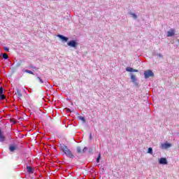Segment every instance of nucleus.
<instances>
[{"mask_svg":"<svg viewBox=\"0 0 179 179\" xmlns=\"http://www.w3.org/2000/svg\"><path fill=\"white\" fill-rule=\"evenodd\" d=\"M60 148L61 150L64 153V155H66V157H69V159H75L73 152L68 148V146L65 145V144H61Z\"/></svg>","mask_w":179,"mask_h":179,"instance_id":"obj_1","label":"nucleus"},{"mask_svg":"<svg viewBox=\"0 0 179 179\" xmlns=\"http://www.w3.org/2000/svg\"><path fill=\"white\" fill-rule=\"evenodd\" d=\"M155 76V73L152 70H147L144 71L145 79H149V78H153Z\"/></svg>","mask_w":179,"mask_h":179,"instance_id":"obj_2","label":"nucleus"},{"mask_svg":"<svg viewBox=\"0 0 179 179\" xmlns=\"http://www.w3.org/2000/svg\"><path fill=\"white\" fill-rule=\"evenodd\" d=\"M67 45L72 48H76L78 47V42L76 40H71L67 43Z\"/></svg>","mask_w":179,"mask_h":179,"instance_id":"obj_3","label":"nucleus"},{"mask_svg":"<svg viewBox=\"0 0 179 179\" xmlns=\"http://www.w3.org/2000/svg\"><path fill=\"white\" fill-rule=\"evenodd\" d=\"M131 75V80L134 83V86H139V83L138 82V79L136 78V76L134 75L133 73H130Z\"/></svg>","mask_w":179,"mask_h":179,"instance_id":"obj_4","label":"nucleus"},{"mask_svg":"<svg viewBox=\"0 0 179 179\" xmlns=\"http://www.w3.org/2000/svg\"><path fill=\"white\" fill-rule=\"evenodd\" d=\"M57 37L64 43H67L68 40H69V38L62 34H57Z\"/></svg>","mask_w":179,"mask_h":179,"instance_id":"obj_5","label":"nucleus"},{"mask_svg":"<svg viewBox=\"0 0 179 179\" xmlns=\"http://www.w3.org/2000/svg\"><path fill=\"white\" fill-rule=\"evenodd\" d=\"M169 148H171V143L169 142H165L164 143L161 144V148L162 149H169Z\"/></svg>","mask_w":179,"mask_h":179,"instance_id":"obj_6","label":"nucleus"},{"mask_svg":"<svg viewBox=\"0 0 179 179\" xmlns=\"http://www.w3.org/2000/svg\"><path fill=\"white\" fill-rule=\"evenodd\" d=\"M159 164H168L167 159L166 157H161L158 161Z\"/></svg>","mask_w":179,"mask_h":179,"instance_id":"obj_7","label":"nucleus"},{"mask_svg":"<svg viewBox=\"0 0 179 179\" xmlns=\"http://www.w3.org/2000/svg\"><path fill=\"white\" fill-rule=\"evenodd\" d=\"M27 171L28 173V174H33L34 173V168L29 166V165H27Z\"/></svg>","mask_w":179,"mask_h":179,"instance_id":"obj_8","label":"nucleus"},{"mask_svg":"<svg viewBox=\"0 0 179 179\" xmlns=\"http://www.w3.org/2000/svg\"><path fill=\"white\" fill-rule=\"evenodd\" d=\"M176 34V29H171L170 31L167 32V37H173Z\"/></svg>","mask_w":179,"mask_h":179,"instance_id":"obj_9","label":"nucleus"},{"mask_svg":"<svg viewBox=\"0 0 179 179\" xmlns=\"http://www.w3.org/2000/svg\"><path fill=\"white\" fill-rule=\"evenodd\" d=\"M17 150V147L14 144H11L9 145L8 150H10V152H15V150Z\"/></svg>","mask_w":179,"mask_h":179,"instance_id":"obj_10","label":"nucleus"},{"mask_svg":"<svg viewBox=\"0 0 179 179\" xmlns=\"http://www.w3.org/2000/svg\"><path fill=\"white\" fill-rule=\"evenodd\" d=\"M15 94H17V97L18 99H20V97H22V92H20V90H19V88L16 89Z\"/></svg>","mask_w":179,"mask_h":179,"instance_id":"obj_11","label":"nucleus"},{"mask_svg":"<svg viewBox=\"0 0 179 179\" xmlns=\"http://www.w3.org/2000/svg\"><path fill=\"white\" fill-rule=\"evenodd\" d=\"M5 136L2 134V130L0 129V142H5Z\"/></svg>","mask_w":179,"mask_h":179,"instance_id":"obj_12","label":"nucleus"},{"mask_svg":"<svg viewBox=\"0 0 179 179\" xmlns=\"http://www.w3.org/2000/svg\"><path fill=\"white\" fill-rule=\"evenodd\" d=\"M37 79L39 80V82L41 83H44L46 85H48V81H43V79H41V78H40V76H38Z\"/></svg>","mask_w":179,"mask_h":179,"instance_id":"obj_13","label":"nucleus"},{"mask_svg":"<svg viewBox=\"0 0 179 179\" xmlns=\"http://www.w3.org/2000/svg\"><path fill=\"white\" fill-rule=\"evenodd\" d=\"M22 72L26 73H30V75H34V73H33V71H31L30 70H27V69H23Z\"/></svg>","mask_w":179,"mask_h":179,"instance_id":"obj_14","label":"nucleus"},{"mask_svg":"<svg viewBox=\"0 0 179 179\" xmlns=\"http://www.w3.org/2000/svg\"><path fill=\"white\" fill-rule=\"evenodd\" d=\"M129 14L130 15V16H132L134 19H138V15H136V14L132 12H129Z\"/></svg>","mask_w":179,"mask_h":179,"instance_id":"obj_15","label":"nucleus"},{"mask_svg":"<svg viewBox=\"0 0 179 179\" xmlns=\"http://www.w3.org/2000/svg\"><path fill=\"white\" fill-rule=\"evenodd\" d=\"M78 120L83 121V122H86V119L85 118V117H83L81 115L78 116Z\"/></svg>","mask_w":179,"mask_h":179,"instance_id":"obj_16","label":"nucleus"},{"mask_svg":"<svg viewBox=\"0 0 179 179\" xmlns=\"http://www.w3.org/2000/svg\"><path fill=\"white\" fill-rule=\"evenodd\" d=\"M148 153H150V155H153V148H149L148 150Z\"/></svg>","mask_w":179,"mask_h":179,"instance_id":"obj_17","label":"nucleus"},{"mask_svg":"<svg viewBox=\"0 0 179 179\" xmlns=\"http://www.w3.org/2000/svg\"><path fill=\"white\" fill-rule=\"evenodd\" d=\"M100 159H101V154H99L97 158H96V163H100Z\"/></svg>","mask_w":179,"mask_h":179,"instance_id":"obj_18","label":"nucleus"},{"mask_svg":"<svg viewBox=\"0 0 179 179\" xmlns=\"http://www.w3.org/2000/svg\"><path fill=\"white\" fill-rule=\"evenodd\" d=\"M134 69H132V67H127L126 68V71L127 72H132Z\"/></svg>","mask_w":179,"mask_h":179,"instance_id":"obj_19","label":"nucleus"},{"mask_svg":"<svg viewBox=\"0 0 179 179\" xmlns=\"http://www.w3.org/2000/svg\"><path fill=\"white\" fill-rule=\"evenodd\" d=\"M77 152L78 153H83V152L82 151V149L80 148V147H78L77 148Z\"/></svg>","mask_w":179,"mask_h":179,"instance_id":"obj_20","label":"nucleus"},{"mask_svg":"<svg viewBox=\"0 0 179 179\" xmlns=\"http://www.w3.org/2000/svg\"><path fill=\"white\" fill-rule=\"evenodd\" d=\"M0 99L1 100H5V94H0Z\"/></svg>","mask_w":179,"mask_h":179,"instance_id":"obj_21","label":"nucleus"},{"mask_svg":"<svg viewBox=\"0 0 179 179\" xmlns=\"http://www.w3.org/2000/svg\"><path fill=\"white\" fill-rule=\"evenodd\" d=\"M29 68H31V69H36V70L38 69V68H37V67H36V66H34L33 65H30Z\"/></svg>","mask_w":179,"mask_h":179,"instance_id":"obj_22","label":"nucleus"},{"mask_svg":"<svg viewBox=\"0 0 179 179\" xmlns=\"http://www.w3.org/2000/svg\"><path fill=\"white\" fill-rule=\"evenodd\" d=\"M3 50H4V51H6L7 52H8V51H9V48H8V47H6V46H4V47H3Z\"/></svg>","mask_w":179,"mask_h":179,"instance_id":"obj_23","label":"nucleus"},{"mask_svg":"<svg viewBox=\"0 0 179 179\" xmlns=\"http://www.w3.org/2000/svg\"><path fill=\"white\" fill-rule=\"evenodd\" d=\"M66 113H72V110H71V109L69 108H66Z\"/></svg>","mask_w":179,"mask_h":179,"instance_id":"obj_24","label":"nucleus"},{"mask_svg":"<svg viewBox=\"0 0 179 179\" xmlns=\"http://www.w3.org/2000/svg\"><path fill=\"white\" fill-rule=\"evenodd\" d=\"M3 59H8V55H2Z\"/></svg>","mask_w":179,"mask_h":179,"instance_id":"obj_25","label":"nucleus"},{"mask_svg":"<svg viewBox=\"0 0 179 179\" xmlns=\"http://www.w3.org/2000/svg\"><path fill=\"white\" fill-rule=\"evenodd\" d=\"M3 94V88L2 87H0V94Z\"/></svg>","mask_w":179,"mask_h":179,"instance_id":"obj_26","label":"nucleus"},{"mask_svg":"<svg viewBox=\"0 0 179 179\" xmlns=\"http://www.w3.org/2000/svg\"><path fill=\"white\" fill-rule=\"evenodd\" d=\"M86 150H87V147H85L83 150V153H85V152H86Z\"/></svg>","mask_w":179,"mask_h":179,"instance_id":"obj_27","label":"nucleus"},{"mask_svg":"<svg viewBox=\"0 0 179 179\" xmlns=\"http://www.w3.org/2000/svg\"><path fill=\"white\" fill-rule=\"evenodd\" d=\"M89 153H93V148L89 149Z\"/></svg>","mask_w":179,"mask_h":179,"instance_id":"obj_28","label":"nucleus"},{"mask_svg":"<svg viewBox=\"0 0 179 179\" xmlns=\"http://www.w3.org/2000/svg\"><path fill=\"white\" fill-rule=\"evenodd\" d=\"M158 57H159V58H163V55H162V54H158Z\"/></svg>","mask_w":179,"mask_h":179,"instance_id":"obj_29","label":"nucleus"},{"mask_svg":"<svg viewBox=\"0 0 179 179\" xmlns=\"http://www.w3.org/2000/svg\"><path fill=\"white\" fill-rule=\"evenodd\" d=\"M132 72H139V71H138V70H136V69H133Z\"/></svg>","mask_w":179,"mask_h":179,"instance_id":"obj_30","label":"nucleus"},{"mask_svg":"<svg viewBox=\"0 0 179 179\" xmlns=\"http://www.w3.org/2000/svg\"><path fill=\"white\" fill-rule=\"evenodd\" d=\"M90 140L93 139V136H92V134H90Z\"/></svg>","mask_w":179,"mask_h":179,"instance_id":"obj_31","label":"nucleus"},{"mask_svg":"<svg viewBox=\"0 0 179 179\" xmlns=\"http://www.w3.org/2000/svg\"><path fill=\"white\" fill-rule=\"evenodd\" d=\"M100 170L101 171H104V167L101 166Z\"/></svg>","mask_w":179,"mask_h":179,"instance_id":"obj_32","label":"nucleus"},{"mask_svg":"<svg viewBox=\"0 0 179 179\" xmlns=\"http://www.w3.org/2000/svg\"><path fill=\"white\" fill-rule=\"evenodd\" d=\"M36 76H37V78H38V74H36Z\"/></svg>","mask_w":179,"mask_h":179,"instance_id":"obj_33","label":"nucleus"},{"mask_svg":"<svg viewBox=\"0 0 179 179\" xmlns=\"http://www.w3.org/2000/svg\"><path fill=\"white\" fill-rule=\"evenodd\" d=\"M0 58H1V55H0Z\"/></svg>","mask_w":179,"mask_h":179,"instance_id":"obj_34","label":"nucleus"}]
</instances>
